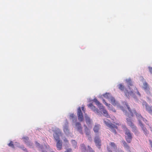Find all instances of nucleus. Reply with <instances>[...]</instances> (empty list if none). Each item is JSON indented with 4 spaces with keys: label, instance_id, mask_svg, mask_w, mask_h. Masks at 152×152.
<instances>
[{
    "label": "nucleus",
    "instance_id": "obj_48",
    "mask_svg": "<svg viewBox=\"0 0 152 152\" xmlns=\"http://www.w3.org/2000/svg\"><path fill=\"white\" fill-rule=\"evenodd\" d=\"M150 129H151V130L152 129V128H151V127H150Z\"/></svg>",
    "mask_w": 152,
    "mask_h": 152
},
{
    "label": "nucleus",
    "instance_id": "obj_22",
    "mask_svg": "<svg viewBox=\"0 0 152 152\" xmlns=\"http://www.w3.org/2000/svg\"><path fill=\"white\" fill-rule=\"evenodd\" d=\"M53 136L55 140L57 141H58L59 140V135L57 133H55L53 134Z\"/></svg>",
    "mask_w": 152,
    "mask_h": 152
},
{
    "label": "nucleus",
    "instance_id": "obj_47",
    "mask_svg": "<svg viewBox=\"0 0 152 152\" xmlns=\"http://www.w3.org/2000/svg\"><path fill=\"white\" fill-rule=\"evenodd\" d=\"M137 94H138L139 96H140V93L138 91H137Z\"/></svg>",
    "mask_w": 152,
    "mask_h": 152
},
{
    "label": "nucleus",
    "instance_id": "obj_37",
    "mask_svg": "<svg viewBox=\"0 0 152 152\" xmlns=\"http://www.w3.org/2000/svg\"><path fill=\"white\" fill-rule=\"evenodd\" d=\"M72 149L71 148L67 149L65 151V152H72Z\"/></svg>",
    "mask_w": 152,
    "mask_h": 152
},
{
    "label": "nucleus",
    "instance_id": "obj_44",
    "mask_svg": "<svg viewBox=\"0 0 152 152\" xmlns=\"http://www.w3.org/2000/svg\"><path fill=\"white\" fill-rule=\"evenodd\" d=\"M82 109L83 111H85L84 107H82Z\"/></svg>",
    "mask_w": 152,
    "mask_h": 152
},
{
    "label": "nucleus",
    "instance_id": "obj_33",
    "mask_svg": "<svg viewBox=\"0 0 152 152\" xmlns=\"http://www.w3.org/2000/svg\"><path fill=\"white\" fill-rule=\"evenodd\" d=\"M103 102L108 107H109L110 104H108L106 102H105V100L104 99H103Z\"/></svg>",
    "mask_w": 152,
    "mask_h": 152
},
{
    "label": "nucleus",
    "instance_id": "obj_8",
    "mask_svg": "<svg viewBox=\"0 0 152 152\" xmlns=\"http://www.w3.org/2000/svg\"><path fill=\"white\" fill-rule=\"evenodd\" d=\"M99 109L101 111L103 112V114L107 118L110 117V115H109L107 111L104 109L103 106H101V107L99 108Z\"/></svg>",
    "mask_w": 152,
    "mask_h": 152
},
{
    "label": "nucleus",
    "instance_id": "obj_12",
    "mask_svg": "<svg viewBox=\"0 0 152 152\" xmlns=\"http://www.w3.org/2000/svg\"><path fill=\"white\" fill-rule=\"evenodd\" d=\"M88 107H90V108L95 112L97 113H99V110L97 108H96L92 104L90 103L88 105Z\"/></svg>",
    "mask_w": 152,
    "mask_h": 152
},
{
    "label": "nucleus",
    "instance_id": "obj_17",
    "mask_svg": "<svg viewBox=\"0 0 152 152\" xmlns=\"http://www.w3.org/2000/svg\"><path fill=\"white\" fill-rule=\"evenodd\" d=\"M80 149L82 152H86V148L84 144H82L80 145Z\"/></svg>",
    "mask_w": 152,
    "mask_h": 152
},
{
    "label": "nucleus",
    "instance_id": "obj_27",
    "mask_svg": "<svg viewBox=\"0 0 152 152\" xmlns=\"http://www.w3.org/2000/svg\"><path fill=\"white\" fill-rule=\"evenodd\" d=\"M121 127L122 129L124 130L125 132L127 130H129L126 128V125H125L122 124Z\"/></svg>",
    "mask_w": 152,
    "mask_h": 152
},
{
    "label": "nucleus",
    "instance_id": "obj_11",
    "mask_svg": "<svg viewBox=\"0 0 152 152\" xmlns=\"http://www.w3.org/2000/svg\"><path fill=\"white\" fill-rule=\"evenodd\" d=\"M66 124L64 126L63 130L64 132L66 134L69 133V130L68 126V123L67 121L66 120Z\"/></svg>",
    "mask_w": 152,
    "mask_h": 152
},
{
    "label": "nucleus",
    "instance_id": "obj_15",
    "mask_svg": "<svg viewBox=\"0 0 152 152\" xmlns=\"http://www.w3.org/2000/svg\"><path fill=\"white\" fill-rule=\"evenodd\" d=\"M84 126L85 127V132L87 136L89 135L90 134V131L89 129L85 125H84Z\"/></svg>",
    "mask_w": 152,
    "mask_h": 152
},
{
    "label": "nucleus",
    "instance_id": "obj_43",
    "mask_svg": "<svg viewBox=\"0 0 152 152\" xmlns=\"http://www.w3.org/2000/svg\"><path fill=\"white\" fill-rule=\"evenodd\" d=\"M41 149L42 150V152H47V151L46 150H43L42 148H41Z\"/></svg>",
    "mask_w": 152,
    "mask_h": 152
},
{
    "label": "nucleus",
    "instance_id": "obj_2",
    "mask_svg": "<svg viewBox=\"0 0 152 152\" xmlns=\"http://www.w3.org/2000/svg\"><path fill=\"white\" fill-rule=\"evenodd\" d=\"M104 122L106 125L110 128L111 131L115 134H117V132L115 129H118V127L117 126L110 123V121L107 119V121L104 120Z\"/></svg>",
    "mask_w": 152,
    "mask_h": 152
},
{
    "label": "nucleus",
    "instance_id": "obj_25",
    "mask_svg": "<svg viewBox=\"0 0 152 152\" xmlns=\"http://www.w3.org/2000/svg\"><path fill=\"white\" fill-rule=\"evenodd\" d=\"M22 139L26 144L29 141V138L27 137H23Z\"/></svg>",
    "mask_w": 152,
    "mask_h": 152
},
{
    "label": "nucleus",
    "instance_id": "obj_24",
    "mask_svg": "<svg viewBox=\"0 0 152 152\" xmlns=\"http://www.w3.org/2000/svg\"><path fill=\"white\" fill-rule=\"evenodd\" d=\"M118 88L121 91H124V86L122 84H119L118 86Z\"/></svg>",
    "mask_w": 152,
    "mask_h": 152
},
{
    "label": "nucleus",
    "instance_id": "obj_9",
    "mask_svg": "<svg viewBox=\"0 0 152 152\" xmlns=\"http://www.w3.org/2000/svg\"><path fill=\"white\" fill-rule=\"evenodd\" d=\"M76 126L77 130L81 134H83L82 128L81 124L79 122H77L76 123Z\"/></svg>",
    "mask_w": 152,
    "mask_h": 152
},
{
    "label": "nucleus",
    "instance_id": "obj_29",
    "mask_svg": "<svg viewBox=\"0 0 152 152\" xmlns=\"http://www.w3.org/2000/svg\"><path fill=\"white\" fill-rule=\"evenodd\" d=\"M8 145L9 146L12 147V148H14V144H13V142L12 141H10V142L9 143Z\"/></svg>",
    "mask_w": 152,
    "mask_h": 152
},
{
    "label": "nucleus",
    "instance_id": "obj_45",
    "mask_svg": "<svg viewBox=\"0 0 152 152\" xmlns=\"http://www.w3.org/2000/svg\"><path fill=\"white\" fill-rule=\"evenodd\" d=\"M36 144L37 145L39 146V143L37 142H36Z\"/></svg>",
    "mask_w": 152,
    "mask_h": 152
},
{
    "label": "nucleus",
    "instance_id": "obj_20",
    "mask_svg": "<svg viewBox=\"0 0 152 152\" xmlns=\"http://www.w3.org/2000/svg\"><path fill=\"white\" fill-rule=\"evenodd\" d=\"M87 124L88 125L91 124V121L88 117L87 116H85Z\"/></svg>",
    "mask_w": 152,
    "mask_h": 152
},
{
    "label": "nucleus",
    "instance_id": "obj_26",
    "mask_svg": "<svg viewBox=\"0 0 152 152\" xmlns=\"http://www.w3.org/2000/svg\"><path fill=\"white\" fill-rule=\"evenodd\" d=\"M110 101L111 102V103L114 105L115 104V100L114 98L113 97H111L110 98Z\"/></svg>",
    "mask_w": 152,
    "mask_h": 152
},
{
    "label": "nucleus",
    "instance_id": "obj_7",
    "mask_svg": "<svg viewBox=\"0 0 152 152\" xmlns=\"http://www.w3.org/2000/svg\"><path fill=\"white\" fill-rule=\"evenodd\" d=\"M132 112L133 113H134L135 114L137 117V118L138 119V120H139L140 121V119H143V121H144L146 123V122L148 121L146 119L143 118H142L140 114L137 113L135 110H133Z\"/></svg>",
    "mask_w": 152,
    "mask_h": 152
},
{
    "label": "nucleus",
    "instance_id": "obj_38",
    "mask_svg": "<svg viewBox=\"0 0 152 152\" xmlns=\"http://www.w3.org/2000/svg\"><path fill=\"white\" fill-rule=\"evenodd\" d=\"M72 144H73L74 145H76L77 144V142L75 141V140H73L72 141Z\"/></svg>",
    "mask_w": 152,
    "mask_h": 152
},
{
    "label": "nucleus",
    "instance_id": "obj_40",
    "mask_svg": "<svg viewBox=\"0 0 152 152\" xmlns=\"http://www.w3.org/2000/svg\"><path fill=\"white\" fill-rule=\"evenodd\" d=\"M149 142H150V145L151 146V147L152 148V141H151V140H149Z\"/></svg>",
    "mask_w": 152,
    "mask_h": 152
},
{
    "label": "nucleus",
    "instance_id": "obj_1",
    "mask_svg": "<svg viewBox=\"0 0 152 152\" xmlns=\"http://www.w3.org/2000/svg\"><path fill=\"white\" fill-rule=\"evenodd\" d=\"M126 105L129 112V113H125V115L129 117V118H127L126 119L127 123L132 128V132L136 133L137 132V127L132 123V120L129 118L133 116V113L129 105L127 104H126Z\"/></svg>",
    "mask_w": 152,
    "mask_h": 152
},
{
    "label": "nucleus",
    "instance_id": "obj_16",
    "mask_svg": "<svg viewBox=\"0 0 152 152\" xmlns=\"http://www.w3.org/2000/svg\"><path fill=\"white\" fill-rule=\"evenodd\" d=\"M143 88L145 91L149 90V88L147 83L146 82L144 83L143 84Z\"/></svg>",
    "mask_w": 152,
    "mask_h": 152
},
{
    "label": "nucleus",
    "instance_id": "obj_34",
    "mask_svg": "<svg viewBox=\"0 0 152 152\" xmlns=\"http://www.w3.org/2000/svg\"><path fill=\"white\" fill-rule=\"evenodd\" d=\"M107 149L108 152H112L110 148L109 147V146H107Z\"/></svg>",
    "mask_w": 152,
    "mask_h": 152
},
{
    "label": "nucleus",
    "instance_id": "obj_32",
    "mask_svg": "<svg viewBox=\"0 0 152 152\" xmlns=\"http://www.w3.org/2000/svg\"><path fill=\"white\" fill-rule=\"evenodd\" d=\"M26 144L27 146H28L30 147H31V146L33 145V143L32 142H30L29 141Z\"/></svg>",
    "mask_w": 152,
    "mask_h": 152
},
{
    "label": "nucleus",
    "instance_id": "obj_41",
    "mask_svg": "<svg viewBox=\"0 0 152 152\" xmlns=\"http://www.w3.org/2000/svg\"><path fill=\"white\" fill-rule=\"evenodd\" d=\"M64 142H66V143H68V140H67L66 139V138H65L64 139Z\"/></svg>",
    "mask_w": 152,
    "mask_h": 152
},
{
    "label": "nucleus",
    "instance_id": "obj_14",
    "mask_svg": "<svg viewBox=\"0 0 152 152\" xmlns=\"http://www.w3.org/2000/svg\"><path fill=\"white\" fill-rule=\"evenodd\" d=\"M100 125L99 124H97L95 125L94 129L93 130L94 132H97L99 129Z\"/></svg>",
    "mask_w": 152,
    "mask_h": 152
},
{
    "label": "nucleus",
    "instance_id": "obj_4",
    "mask_svg": "<svg viewBox=\"0 0 152 152\" xmlns=\"http://www.w3.org/2000/svg\"><path fill=\"white\" fill-rule=\"evenodd\" d=\"M77 115L79 120L82 121L83 120L84 117L83 113L81 110L80 107H79L77 109Z\"/></svg>",
    "mask_w": 152,
    "mask_h": 152
},
{
    "label": "nucleus",
    "instance_id": "obj_3",
    "mask_svg": "<svg viewBox=\"0 0 152 152\" xmlns=\"http://www.w3.org/2000/svg\"><path fill=\"white\" fill-rule=\"evenodd\" d=\"M125 134L126 135V140L128 143H130L132 141V136L131 133L129 130H127L125 132Z\"/></svg>",
    "mask_w": 152,
    "mask_h": 152
},
{
    "label": "nucleus",
    "instance_id": "obj_49",
    "mask_svg": "<svg viewBox=\"0 0 152 152\" xmlns=\"http://www.w3.org/2000/svg\"><path fill=\"white\" fill-rule=\"evenodd\" d=\"M129 152H131V151L130 150H129Z\"/></svg>",
    "mask_w": 152,
    "mask_h": 152
},
{
    "label": "nucleus",
    "instance_id": "obj_5",
    "mask_svg": "<svg viewBox=\"0 0 152 152\" xmlns=\"http://www.w3.org/2000/svg\"><path fill=\"white\" fill-rule=\"evenodd\" d=\"M94 141L96 146L99 148H101V140L99 137H96L94 138Z\"/></svg>",
    "mask_w": 152,
    "mask_h": 152
},
{
    "label": "nucleus",
    "instance_id": "obj_28",
    "mask_svg": "<svg viewBox=\"0 0 152 152\" xmlns=\"http://www.w3.org/2000/svg\"><path fill=\"white\" fill-rule=\"evenodd\" d=\"M110 96V94L108 93H106L105 94L103 95L104 97L107 99H109Z\"/></svg>",
    "mask_w": 152,
    "mask_h": 152
},
{
    "label": "nucleus",
    "instance_id": "obj_35",
    "mask_svg": "<svg viewBox=\"0 0 152 152\" xmlns=\"http://www.w3.org/2000/svg\"><path fill=\"white\" fill-rule=\"evenodd\" d=\"M20 148H22L24 151L27 152V149L26 148H25L23 146L22 147H21Z\"/></svg>",
    "mask_w": 152,
    "mask_h": 152
},
{
    "label": "nucleus",
    "instance_id": "obj_21",
    "mask_svg": "<svg viewBox=\"0 0 152 152\" xmlns=\"http://www.w3.org/2000/svg\"><path fill=\"white\" fill-rule=\"evenodd\" d=\"M123 143L124 148H126L127 150H129L130 149V147L127 144L126 142L125 141H123Z\"/></svg>",
    "mask_w": 152,
    "mask_h": 152
},
{
    "label": "nucleus",
    "instance_id": "obj_6",
    "mask_svg": "<svg viewBox=\"0 0 152 152\" xmlns=\"http://www.w3.org/2000/svg\"><path fill=\"white\" fill-rule=\"evenodd\" d=\"M142 105H145L146 110L148 112L150 113H152V106H149L145 102H143Z\"/></svg>",
    "mask_w": 152,
    "mask_h": 152
},
{
    "label": "nucleus",
    "instance_id": "obj_42",
    "mask_svg": "<svg viewBox=\"0 0 152 152\" xmlns=\"http://www.w3.org/2000/svg\"><path fill=\"white\" fill-rule=\"evenodd\" d=\"M118 152H124L123 150H118Z\"/></svg>",
    "mask_w": 152,
    "mask_h": 152
},
{
    "label": "nucleus",
    "instance_id": "obj_18",
    "mask_svg": "<svg viewBox=\"0 0 152 152\" xmlns=\"http://www.w3.org/2000/svg\"><path fill=\"white\" fill-rule=\"evenodd\" d=\"M94 101L95 103L99 107V108L101 107V106H102V104L100 103L98 101V100L96 99H94Z\"/></svg>",
    "mask_w": 152,
    "mask_h": 152
},
{
    "label": "nucleus",
    "instance_id": "obj_13",
    "mask_svg": "<svg viewBox=\"0 0 152 152\" xmlns=\"http://www.w3.org/2000/svg\"><path fill=\"white\" fill-rule=\"evenodd\" d=\"M62 141L60 140H58V141H57L56 145L58 150L60 151L61 149L62 146Z\"/></svg>",
    "mask_w": 152,
    "mask_h": 152
},
{
    "label": "nucleus",
    "instance_id": "obj_46",
    "mask_svg": "<svg viewBox=\"0 0 152 152\" xmlns=\"http://www.w3.org/2000/svg\"><path fill=\"white\" fill-rule=\"evenodd\" d=\"M116 125L119 126V125H121V124H120L118 123H116Z\"/></svg>",
    "mask_w": 152,
    "mask_h": 152
},
{
    "label": "nucleus",
    "instance_id": "obj_31",
    "mask_svg": "<svg viewBox=\"0 0 152 152\" xmlns=\"http://www.w3.org/2000/svg\"><path fill=\"white\" fill-rule=\"evenodd\" d=\"M126 82L130 86L132 85L131 80L130 79H126Z\"/></svg>",
    "mask_w": 152,
    "mask_h": 152
},
{
    "label": "nucleus",
    "instance_id": "obj_39",
    "mask_svg": "<svg viewBox=\"0 0 152 152\" xmlns=\"http://www.w3.org/2000/svg\"><path fill=\"white\" fill-rule=\"evenodd\" d=\"M88 148H89V149L90 150V152H95V151L92 150V148L89 146H88Z\"/></svg>",
    "mask_w": 152,
    "mask_h": 152
},
{
    "label": "nucleus",
    "instance_id": "obj_30",
    "mask_svg": "<svg viewBox=\"0 0 152 152\" xmlns=\"http://www.w3.org/2000/svg\"><path fill=\"white\" fill-rule=\"evenodd\" d=\"M75 115L73 114H71L70 115V118L72 119L73 121L74 120L73 119L75 118Z\"/></svg>",
    "mask_w": 152,
    "mask_h": 152
},
{
    "label": "nucleus",
    "instance_id": "obj_10",
    "mask_svg": "<svg viewBox=\"0 0 152 152\" xmlns=\"http://www.w3.org/2000/svg\"><path fill=\"white\" fill-rule=\"evenodd\" d=\"M139 124L141 127L142 128V129L143 131V133L145 135H147L148 132L147 129L142 124L141 121H140L139 120Z\"/></svg>",
    "mask_w": 152,
    "mask_h": 152
},
{
    "label": "nucleus",
    "instance_id": "obj_23",
    "mask_svg": "<svg viewBox=\"0 0 152 152\" xmlns=\"http://www.w3.org/2000/svg\"><path fill=\"white\" fill-rule=\"evenodd\" d=\"M110 145L114 149H116L117 148V146L114 142H110Z\"/></svg>",
    "mask_w": 152,
    "mask_h": 152
},
{
    "label": "nucleus",
    "instance_id": "obj_36",
    "mask_svg": "<svg viewBox=\"0 0 152 152\" xmlns=\"http://www.w3.org/2000/svg\"><path fill=\"white\" fill-rule=\"evenodd\" d=\"M148 68L150 73H152V67L150 66H149Z\"/></svg>",
    "mask_w": 152,
    "mask_h": 152
},
{
    "label": "nucleus",
    "instance_id": "obj_19",
    "mask_svg": "<svg viewBox=\"0 0 152 152\" xmlns=\"http://www.w3.org/2000/svg\"><path fill=\"white\" fill-rule=\"evenodd\" d=\"M124 92L125 94L127 96H129V95H131V94L133 93V92L132 91H131L129 92H128L127 90L125 89Z\"/></svg>",
    "mask_w": 152,
    "mask_h": 152
}]
</instances>
